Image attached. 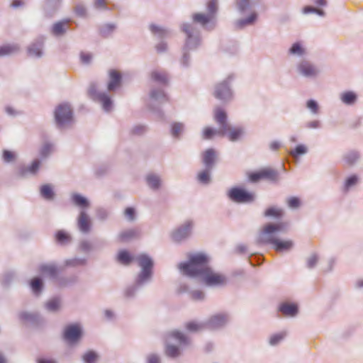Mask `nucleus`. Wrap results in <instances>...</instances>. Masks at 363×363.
<instances>
[{
	"mask_svg": "<svg viewBox=\"0 0 363 363\" xmlns=\"http://www.w3.org/2000/svg\"><path fill=\"white\" fill-rule=\"evenodd\" d=\"M208 257L201 253L191 254L189 262L181 263L179 268L182 273L189 277H199L207 286H216L224 284L225 277L215 272L208 266Z\"/></svg>",
	"mask_w": 363,
	"mask_h": 363,
	"instance_id": "nucleus-1",
	"label": "nucleus"
},
{
	"mask_svg": "<svg viewBox=\"0 0 363 363\" xmlns=\"http://www.w3.org/2000/svg\"><path fill=\"white\" fill-rule=\"evenodd\" d=\"M286 229L285 223H270L266 225L259 238V242L262 244H271L277 252L288 251L294 246L291 240H280L274 237V233L284 232Z\"/></svg>",
	"mask_w": 363,
	"mask_h": 363,
	"instance_id": "nucleus-2",
	"label": "nucleus"
},
{
	"mask_svg": "<svg viewBox=\"0 0 363 363\" xmlns=\"http://www.w3.org/2000/svg\"><path fill=\"white\" fill-rule=\"evenodd\" d=\"M248 177L250 181L254 183L262 179L274 182L278 179V172L272 168L265 167L250 173Z\"/></svg>",
	"mask_w": 363,
	"mask_h": 363,
	"instance_id": "nucleus-3",
	"label": "nucleus"
},
{
	"mask_svg": "<svg viewBox=\"0 0 363 363\" xmlns=\"http://www.w3.org/2000/svg\"><path fill=\"white\" fill-rule=\"evenodd\" d=\"M230 199L238 203H246L252 201L254 195L240 188H233L228 192Z\"/></svg>",
	"mask_w": 363,
	"mask_h": 363,
	"instance_id": "nucleus-4",
	"label": "nucleus"
},
{
	"mask_svg": "<svg viewBox=\"0 0 363 363\" xmlns=\"http://www.w3.org/2000/svg\"><path fill=\"white\" fill-rule=\"evenodd\" d=\"M139 265L142 267V272L140 274V281L147 280L151 275V270L152 267V259L145 255H141L137 258Z\"/></svg>",
	"mask_w": 363,
	"mask_h": 363,
	"instance_id": "nucleus-5",
	"label": "nucleus"
},
{
	"mask_svg": "<svg viewBox=\"0 0 363 363\" xmlns=\"http://www.w3.org/2000/svg\"><path fill=\"white\" fill-rule=\"evenodd\" d=\"M55 120L58 125H62L72 119V110L67 104L60 105L55 113Z\"/></svg>",
	"mask_w": 363,
	"mask_h": 363,
	"instance_id": "nucleus-6",
	"label": "nucleus"
},
{
	"mask_svg": "<svg viewBox=\"0 0 363 363\" xmlns=\"http://www.w3.org/2000/svg\"><path fill=\"white\" fill-rule=\"evenodd\" d=\"M89 94L94 99L100 101L103 105V108L106 111H109L111 109L112 102L110 97L104 93L97 92L96 85L91 84L90 86L89 89Z\"/></svg>",
	"mask_w": 363,
	"mask_h": 363,
	"instance_id": "nucleus-7",
	"label": "nucleus"
},
{
	"mask_svg": "<svg viewBox=\"0 0 363 363\" xmlns=\"http://www.w3.org/2000/svg\"><path fill=\"white\" fill-rule=\"evenodd\" d=\"M214 119L220 125L218 133L221 136L226 135L227 130L230 129V125L227 123V114L224 110L217 108L214 111Z\"/></svg>",
	"mask_w": 363,
	"mask_h": 363,
	"instance_id": "nucleus-8",
	"label": "nucleus"
},
{
	"mask_svg": "<svg viewBox=\"0 0 363 363\" xmlns=\"http://www.w3.org/2000/svg\"><path fill=\"white\" fill-rule=\"evenodd\" d=\"M82 335V330L79 325L74 324L67 326L64 331V338L69 342H77Z\"/></svg>",
	"mask_w": 363,
	"mask_h": 363,
	"instance_id": "nucleus-9",
	"label": "nucleus"
},
{
	"mask_svg": "<svg viewBox=\"0 0 363 363\" xmlns=\"http://www.w3.org/2000/svg\"><path fill=\"white\" fill-rule=\"evenodd\" d=\"M216 98L220 100H227L231 97V91L228 84L225 82L218 84L214 91Z\"/></svg>",
	"mask_w": 363,
	"mask_h": 363,
	"instance_id": "nucleus-10",
	"label": "nucleus"
},
{
	"mask_svg": "<svg viewBox=\"0 0 363 363\" xmlns=\"http://www.w3.org/2000/svg\"><path fill=\"white\" fill-rule=\"evenodd\" d=\"M109 82L108 83V90L113 91L118 88L121 82V74L119 72L111 69L109 71Z\"/></svg>",
	"mask_w": 363,
	"mask_h": 363,
	"instance_id": "nucleus-11",
	"label": "nucleus"
},
{
	"mask_svg": "<svg viewBox=\"0 0 363 363\" xmlns=\"http://www.w3.org/2000/svg\"><path fill=\"white\" fill-rule=\"evenodd\" d=\"M90 220L87 214L82 211L78 218V226L81 231L87 233L90 229Z\"/></svg>",
	"mask_w": 363,
	"mask_h": 363,
	"instance_id": "nucleus-12",
	"label": "nucleus"
},
{
	"mask_svg": "<svg viewBox=\"0 0 363 363\" xmlns=\"http://www.w3.org/2000/svg\"><path fill=\"white\" fill-rule=\"evenodd\" d=\"M298 70L306 77L315 76L318 72L316 69L307 62H301L298 66Z\"/></svg>",
	"mask_w": 363,
	"mask_h": 363,
	"instance_id": "nucleus-13",
	"label": "nucleus"
},
{
	"mask_svg": "<svg viewBox=\"0 0 363 363\" xmlns=\"http://www.w3.org/2000/svg\"><path fill=\"white\" fill-rule=\"evenodd\" d=\"M192 227V223L191 222H187L185 225L179 228L176 232H174L173 237L175 240H179L180 239L185 238L187 236L190 232V230Z\"/></svg>",
	"mask_w": 363,
	"mask_h": 363,
	"instance_id": "nucleus-14",
	"label": "nucleus"
},
{
	"mask_svg": "<svg viewBox=\"0 0 363 363\" xmlns=\"http://www.w3.org/2000/svg\"><path fill=\"white\" fill-rule=\"evenodd\" d=\"M279 311L285 315L294 316L298 312V308L294 303H283L279 307Z\"/></svg>",
	"mask_w": 363,
	"mask_h": 363,
	"instance_id": "nucleus-15",
	"label": "nucleus"
},
{
	"mask_svg": "<svg viewBox=\"0 0 363 363\" xmlns=\"http://www.w3.org/2000/svg\"><path fill=\"white\" fill-rule=\"evenodd\" d=\"M216 159V152L213 149L206 150L203 154V162L208 168H211Z\"/></svg>",
	"mask_w": 363,
	"mask_h": 363,
	"instance_id": "nucleus-16",
	"label": "nucleus"
},
{
	"mask_svg": "<svg viewBox=\"0 0 363 363\" xmlns=\"http://www.w3.org/2000/svg\"><path fill=\"white\" fill-rule=\"evenodd\" d=\"M228 137L230 141H235L238 140L243 133L242 128H231L227 130Z\"/></svg>",
	"mask_w": 363,
	"mask_h": 363,
	"instance_id": "nucleus-17",
	"label": "nucleus"
},
{
	"mask_svg": "<svg viewBox=\"0 0 363 363\" xmlns=\"http://www.w3.org/2000/svg\"><path fill=\"white\" fill-rule=\"evenodd\" d=\"M117 259L121 264L128 265L133 261V257L128 251L121 250L118 252Z\"/></svg>",
	"mask_w": 363,
	"mask_h": 363,
	"instance_id": "nucleus-18",
	"label": "nucleus"
},
{
	"mask_svg": "<svg viewBox=\"0 0 363 363\" xmlns=\"http://www.w3.org/2000/svg\"><path fill=\"white\" fill-rule=\"evenodd\" d=\"M68 23V21H63L55 23L52 29L53 34L56 35L63 34L66 31V26H67Z\"/></svg>",
	"mask_w": 363,
	"mask_h": 363,
	"instance_id": "nucleus-19",
	"label": "nucleus"
},
{
	"mask_svg": "<svg viewBox=\"0 0 363 363\" xmlns=\"http://www.w3.org/2000/svg\"><path fill=\"white\" fill-rule=\"evenodd\" d=\"M212 17L213 16L211 14L205 15L203 13H195L193 16V20L196 23H201V25H206L207 23L210 21Z\"/></svg>",
	"mask_w": 363,
	"mask_h": 363,
	"instance_id": "nucleus-20",
	"label": "nucleus"
},
{
	"mask_svg": "<svg viewBox=\"0 0 363 363\" xmlns=\"http://www.w3.org/2000/svg\"><path fill=\"white\" fill-rule=\"evenodd\" d=\"M55 239L60 244H66L71 240V237L66 232L59 230L55 234Z\"/></svg>",
	"mask_w": 363,
	"mask_h": 363,
	"instance_id": "nucleus-21",
	"label": "nucleus"
},
{
	"mask_svg": "<svg viewBox=\"0 0 363 363\" xmlns=\"http://www.w3.org/2000/svg\"><path fill=\"white\" fill-rule=\"evenodd\" d=\"M357 96L352 91H347L342 94L341 99L346 104H352L356 101Z\"/></svg>",
	"mask_w": 363,
	"mask_h": 363,
	"instance_id": "nucleus-22",
	"label": "nucleus"
},
{
	"mask_svg": "<svg viewBox=\"0 0 363 363\" xmlns=\"http://www.w3.org/2000/svg\"><path fill=\"white\" fill-rule=\"evenodd\" d=\"M40 194L46 199H52L54 196V193L50 185L45 184L40 188Z\"/></svg>",
	"mask_w": 363,
	"mask_h": 363,
	"instance_id": "nucleus-23",
	"label": "nucleus"
},
{
	"mask_svg": "<svg viewBox=\"0 0 363 363\" xmlns=\"http://www.w3.org/2000/svg\"><path fill=\"white\" fill-rule=\"evenodd\" d=\"M73 202L78 206L86 208L89 206L88 201L79 194H74L72 197Z\"/></svg>",
	"mask_w": 363,
	"mask_h": 363,
	"instance_id": "nucleus-24",
	"label": "nucleus"
},
{
	"mask_svg": "<svg viewBox=\"0 0 363 363\" xmlns=\"http://www.w3.org/2000/svg\"><path fill=\"white\" fill-rule=\"evenodd\" d=\"M216 135L221 136L218 133V130H216L211 127L204 128L202 132V137L205 140L211 139L213 136Z\"/></svg>",
	"mask_w": 363,
	"mask_h": 363,
	"instance_id": "nucleus-25",
	"label": "nucleus"
},
{
	"mask_svg": "<svg viewBox=\"0 0 363 363\" xmlns=\"http://www.w3.org/2000/svg\"><path fill=\"white\" fill-rule=\"evenodd\" d=\"M18 50V47L17 45H4L0 47V56H4L6 55H10Z\"/></svg>",
	"mask_w": 363,
	"mask_h": 363,
	"instance_id": "nucleus-26",
	"label": "nucleus"
},
{
	"mask_svg": "<svg viewBox=\"0 0 363 363\" xmlns=\"http://www.w3.org/2000/svg\"><path fill=\"white\" fill-rule=\"evenodd\" d=\"M137 235L138 232L135 230H129L121 233L119 235V239L121 241L125 242L135 237Z\"/></svg>",
	"mask_w": 363,
	"mask_h": 363,
	"instance_id": "nucleus-27",
	"label": "nucleus"
},
{
	"mask_svg": "<svg viewBox=\"0 0 363 363\" xmlns=\"http://www.w3.org/2000/svg\"><path fill=\"white\" fill-rule=\"evenodd\" d=\"M225 321L226 316L222 314L214 315L211 319V323L215 327L222 325Z\"/></svg>",
	"mask_w": 363,
	"mask_h": 363,
	"instance_id": "nucleus-28",
	"label": "nucleus"
},
{
	"mask_svg": "<svg viewBox=\"0 0 363 363\" xmlns=\"http://www.w3.org/2000/svg\"><path fill=\"white\" fill-rule=\"evenodd\" d=\"M282 214V210L276 207H271L267 209L264 213L265 216H272L275 218H279Z\"/></svg>",
	"mask_w": 363,
	"mask_h": 363,
	"instance_id": "nucleus-29",
	"label": "nucleus"
},
{
	"mask_svg": "<svg viewBox=\"0 0 363 363\" xmlns=\"http://www.w3.org/2000/svg\"><path fill=\"white\" fill-rule=\"evenodd\" d=\"M97 354L93 351H89L83 355V360L85 363H94L97 359Z\"/></svg>",
	"mask_w": 363,
	"mask_h": 363,
	"instance_id": "nucleus-30",
	"label": "nucleus"
},
{
	"mask_svg": "<svg viewBox=\"0 0 363 363\" xmlns=\"http://www.w3.org/2000/svg\"><path fill=\"white\" fill-rule=\"evenodd\" d=\"M147 182L148 185L152 189H157L160 184L159 178L154 175H149L147 177Z\"/></svg>",
	"mask_w": 363,
	"mask_h": 363,
	"instance_id": "nucleus-31",
	"label": "nucleus"
},
{
	"mask_svg": "<svg viewBox=\"0 0 363 363\" xmlns=\"http://www.w3.org/2000/svg\"><path fill=\"white\" fill-rule=\"evenodd\" d=\"M152 79L155 81L164 83L167 81V75L164 72H159L157 71L152 72L151 74Z\"/></svg>",
	"mask_w": 363,
	"mask_h": 363,
	"instance_id": "nucleus-32",
	"label": "nucleus"
},
{
	"mask_svg": "<svg viewBox=\"0 0 363 363\" xmlns=\"http://www.w3.org/2000/svg\"><path fill=\"white\" fill-rule=\"evenodd\" d=\"M171 336L177 340L180 344H187L188 340L186 337L179 331H174L171 333Z\"/></svg>",
	"mask_w": 363,
	"mask_h": 363,
	"instance_id": "nucleus-33",
	"label": "nucleus"
},
{
	"mask_svg": "<svg viewBox=\"0 0 363 363\" xmlns=\"http://www.w3.org/2000/svg\"><path fill=\"white\" fill-rule=\"evenodd\" d=\"M165 353L169 357H175L179 354V351L175 346L167 345L165 350Z\"/></svg>",
	"mask_w": 363,
	"mask_h": 363,
	"instance_id": "nucleus-34",
	"label": "nucleus"
},
{
	"mask_svg": "<svg viewBox=\"0 0 363 363\" xmlns=\"http://www.w3.org/2000/svg\"><path fill=\"white\" fill-rule=\"evenodd\" d=\"M286 336L285 333H280L278 334L273 335L269 340V343L272 345H275L279 343L281 340H282Z\"/></svg>",
	"mask_w": 363,
	"mask_h": 363,
	"instance_id": "nucleus-35",
	"label": "nucleus"
},
{
	"mask_svg": "<svg viewBox=\"0 0 363 363\" xmlns=\"http://www.w3.org/2000/svg\"><path fill=\"white\" fill-rule=\"evenodd\" d=\"M198 179L200 182L207 184L210 181V173L208 170H204L198 174Z\"/></svg>",
	"mask_w": 363,
	"mask_h": 363,
	"instance_id": "nucleus-36",
	"label": "nucleus"
},
{
	"mask_svg": "<svg viewBox=\"0 0 363 363\" xmlns=\"http://www.w3.org/2000/svg\"><path fill=\"white\" fill-rule=\"evenodd\" d=\"M41 272L50 276H55L57 270L53 265H43L41 267Z\"/></svg>",
	"mask_w": 363,
	"mask_h": 363,
	"instance_id": "nucleus-37",
	"label": "nucleus"
},
{
	"mask_svg": "<svg viewBox=\"0 0 363 363\" xmlns=\"http://www.w3.org/2000/svg\"><path fill=\"white\" fill-rule=\"evenodd\" d=\"M42 281L39 278H35L31 281L30 286L33 291L35 293L40 291L42 287Z\"/></svg>",
	"mask_w": 363,
	"mask_h": 363,
	"instance_id": "nucleus-38",
	"label": "nucleus"
},
{
	"mask_svg": "<svg viewBox=\"0 0 363 363\" xmlns=\"http://www.w3.org/2000/svg\"><path fill=\"white\" fill-rule=\"evenodd\" d=\"M60 302L58 299H52L46 304L47 308L49 311H54L59 308Z\"/></svg>",
	"mask_w": 363,
	"mask_h": 363,
	"instance_id": "nucleus-39",
	"label": "nucleus"
},
{
	"mask_svg": "<svg viewBox=\"0 0 363 363\" xmlns=\"http://www.w3.org/2000/svg\"><path fill=\"white\" fill-rule=\"evenodd\" d=\"M306 151H307V149L304 145H298V146H296V147L295 148V150L294 151L291 152V154L294 157H298L301 155L305 154L306 152Z\"/></svg>",
	"mask_w": 363,
	"mask_h": 363,
	"instance_id": "nucleus-40",
	"label": "nucleus"
},
{
	"mask_svg": "<svg viewBox=\"0 0 363 363\" xmlns=\"http://www.w3.org/2000/svg\"><path fill=\"white\" fill-rule=\"evenodd\" d=\"M183 130V125L182 123H175L172 126V134L177 137L182 133Z\"/></svg>",
	"mask_w": 363,
	"mask_h": 363,
	"instance_id": "nucleus-41",
	"label": "nucleus"
},
{
	"mask_svg": "<svg viewBox=\"0 0 363 363\" xmlns=\"http://www.w3.org/2000/svg\"><path fill=\"white\" fill-rule=\"evenodd\" d=\"M150 28L152 33L155 35H158L160 37H162L166 34V30L157 26L151 25Z\"/></svg>",
	"mask_w": 363,
	"mask_h": 363,
	"instance_id": "nucleus-42",
	"label": "nucleus"
},
{
	"mask_svg": "<svg viewBox=\"0 0 363 363\" xmlns=\"http://www.w3.org/2000/svg\"><path fill=\"white\" fill-rule=\"evenodd\" d=\"M186 328L191 332H196L202 328V325L195 322H189L186 325Z\"/></svg>",
	"mask_w": 363,
	"mask_h": 363,
	"instance_id": "nucleus-43",
	"label": "nucleus"
},
{
	"mask_svg": "<svg viewBox=\"0 0 363 363\" xmlns=\"http://www.w3.org/2000/svg\"><path fill=\"white\" fill-rule=\"evenodd\" d=\"M290 53L294 55H302L303 50L301 47L299 43H294L289 50Z\"/></svg>",
	"mask_w": 363,
	"mask_h": 363,
	"instance_id": "nucleus-44",
	"label": "nucleus"
},
{
	"mask_svg": "<svg viewBox=\"0 0 363 363\" xmlns=\"http://www.w3.org/2000/svg\"><path fill=\"white\" fill-rule=\"evenodd\" d=\"M41 49L36 45H33L28 49V53L31 56L39 57L41 55Z\"/></svg>",
	"mask_w": 363,
	"mask_h": 363,
	"instance_id": "nucleus-45",
	"label": "nucleus"
},
{
	"mask_svg": "<svg viewBox=\"0 0 363 363\" xmlns=\"http://www.w3.org/2000/svg\"><path fill=\"white\" fill-rule=\"evenodd\" d=\"M288 205L290 208H298L300 205V200L297 197H291L288 199Z\"/></svg>",
	"mask_w": 363,
	"mask_h": 363,
	"instance_id": "nucleus-46",
	"label": "nucleus"
},
{
	"mask_svg": "<svg viewBox=\"0 0 363 363\" xmlns=\"http://www.w3.org/2000/svg\"><path fill=\"white\" fill-rule=\"evenodd\" d=\"M3 157L5 162H9L14 160L15 155L11 151L4 150L3 153Z\"/></svg>",
	"mask_w": 363,
	"mask_h": 363,
	"instance_id": "nucleus-47",
	"label": "nucleus"
},
{
	"mask_svg": "<svg viewBox=\"0 0 363 363\" xmlns=\"http://www.w3.org/2000/svg\"><path fill=\"white\" fill-rule=\"evenodd\" d=\"M216 9H217L216 0L209 1V2L208 3V10L210 14H211L213 16V14L216 12Z\"/></svg>",
	"mask_w": 363,
	"mask_h": 363,
	"instance_id": "nucleus-48",
	"label": "nucleus"
},
{
	"mask_svg": "<svg viewBox=\"0 0 363 363\" xmlns=\"http://www.w3.org/2000/svg\"><path fill=\"white\" fill-rule=\"evenodd\" d=\"M81 61L84 64H88L91 60V55L89 53L82 52L80 55Z\"/></svg>",
	"mask_w": 363,
	"mask_h": 363,
	"instance_id": "nucleus-49",
	"label": "nucleus"
},
{
	"mask_svg": "<svg viewBox=\"0 0 363 363\" xmlns=\"http://www.w3.org/2000/svg\"><path fill=\"white\" fill-rule=\"evenodd\" d=\"M191 297L194 300H201L204 298V294L201 291H194L191 293Z\"/></svg>",
	"mask_w": 363,
	"mask_h": 363,
	"instance_id": "nucleus-50",
	"label": "nucleus"
},
{
	"mask_svg": "<svg viewBox=\"0 0 363 363\" xmlns=\"http://www.w3.org/2000/svg\"><path fill=\"white\" fill-rule=\"evenodd\" d=\"M357 182V177L356 176H352L349 177L345 182V187L350 188L351 186L355 184Z\"/></svg>",
	"mask_w": 363,
	"mask_h": 363,
	"instance_id": "nucleus-51",
	"label": "nucleus"
},
{
	"mask_svg": "<svg viewBox=\"0 0 363 363\" xmlns=\"http://www.w3.org/2000/svg\"><path fill=\"white\" fill-rule=\"evenodd\" d=\"M135 210L133 208L128 207L125 210V216L130 220L134 219Z\"/></svg>",
	"mask_w": 363,
	"mask_h": 363,
	"instance_id": "nucleus-52",
	"label": "nucleus"
},
{
	"mask_svg": "<svg viewBox=\"0 0 363 363\" xmlns=\"http://www.w3.org/2000/svg\"><path fill=\"white\" fill-rule=\"evenodd\" d=\"M40 167V162L35 160L32 162L31 165L28 168V171L31 173H35Z\"/></svg>",
	"mask_w": 363,
	"mask_h": 363,
	"instance_id": "nucleus-53",
	"label": "nucleus"
},
{
	"mask_svg": "<svg viewBox=\"0 0 363 363\" xmlns=\"http://www.w3.org/2000/svg\"><path fill=\"white\" fill-rule=\"evenodd\" d=\"M307 107L311 109L313 113H316L318 111V104L313 100H309L307 103Z\"/></svg>",
	"mask_w": 363,
	"mask_h": 363,
	"instance_id": "nucleus-54",
	"label": "nucleus"
},
{
	"mask_svg": "<svg viewBox=\"0 0 363 363\" xmlns=\"http://www.w3.org/2000/svg\"><path fill=\"white\" fill-rule=\"evenodd\" d=\"M317 262H318V257L316 255H313L311 256L308 259V262H307L308 267L309 268L313 267L316 264Z\"/></svg>",
	"mask_w": 363,
	"mask_h": 363,
	"instance_id": "nucleus-55",
	"label": "nucleus"
},
{
	"mask_svg": "<svg viewBox=\"0 0 363 363\" xmlns=\"http://www.w3.org/2000/svg\"><path fill=\"white\" fill-rule=\"evenodd\" d=\"M303 12L305 13H308L309 12H315L317 13L318 14L320 15V16H323L324 14L323 11L320 9H314V8H312V7H305L304 9H303Z\"/></svg>",
	"mask_w": 363,
	"mask_h": 363,
	"instance_id": "nucleus-56",
	"label": "nucleus"
},
{
	"mask_svg": "<svg viewBox=\"0 0 363 363\" xmlns=\"http://www.w3.org/2000/svg\"><path fill=\"white\" fill-rule=\"evenodd\" d=\"M357 157L358 156L356 152H352L347 155L345 159L349 164H352L357 159Z\"/></svg>",
	"mask_w": 363,
	"mask_h": 363,
	"instance_id": "nucleus-57",
	"label": "nucleus"
},
{
	"mask_svg": "<svg viewBox=\"0 0 363 363\" xmlns=\"http://www.w3.org/2000/svg\"><path fill=\"white\" fill-rule=\"evenodd\" d=\"M183 31L186 33L188 38L189 39L192 36V28L190 25L185 24L183 26Z\"/></svg>",
	"mask_w": 363,
	"mask_h": 363,
	"instance_id": "nucleus-58",
	"label": "nucleus"
},
{
	"mask_svg": "<svg viewBox=\"0 0 363 363\" xmlns=\"http://www.w3.org/2000/svg\"><path fill=\"white\" fill-rule=\"evenodd\" d=\"M250 5L249 0H239L238 6L240 10L243 11L247 9Z\"/></svg>",
	"mask_w": 363,
	"mask_h": 363,
	"instance_id": "nucleus-59",
	"label": "nucleus"
},
{
	"mask_svg": "<svg viewBox=\"0 0 363 363\" xmlns=\"http://www.w3.org/2000/svg\"><path fill=\"white\" fill-rule=\"evenodd\" d=\"M255 18H256V15L254 13L251 14L250 16L247 19H246L244 21H240L239 23V24L240 26H242L243 25L252 23L255 20Z\"/></svg>",
	"mask_w": 363,
	"mask_h": 363,
	"instance_id": "nucleus-60",
	"label": "nucleus"
},
{
	"mask_svg": "<svg viewBox=\"0 0 363 363\" xmlns=\"http://www.w3.org/2000/svg\"><path fill=\"white\" fill-rule=\"evenodd\" d=\"M106 0H94V6L97 9L105 8Z\"/></svg>",
	"mask_w": 363,
	"mask_h": 363,
	"instance_id": "nucleus-61",
	"label": "nucleus"
},
{
	"mask_svg": "<svg viewBox=\"0 0 363 363\" xmlns=\"http://www.w3.org/2000/svg\"><path fill=\"white\" fill-rule=\"evenodd\" d=\"M51 150V146L50 145H45L41 150V155L46 156Z\"/></svg>",
	"mask_w": 363,
	"mask_h": 363,
	"instance_id": "nucleus-62",
	"label": "nucleus"
},
{
	"mask_svg": "<svg viewBox=\"0 0 363 363\" xmlns=\"http://www.w3.org/2000/svg\"><path fill=\"white\" fill-rule=\"evenodd\" d=\"M148 363H160V359L156 355H150L147 359Z\"/></svg>",
	"mask_w": 363,
	"mask_h": 363,
	"instance_id": "nucleus-63",
	"label": "nucleus"
},
{
	"mask_svg": "<svg viewBox=\"0 0 363 363\" xmlns=\"http://www.w3.org/2000/svg\"><path fill=\"white\" fill-rule=\"evenodd\" d=\"M75 11L77 13V15L81 16H84L86 13L85 9L82 6H77L75 9Z\"/></svg>",
	"mask_w": 363,
	"mask_h": 363,
	"instance_id": "nucleus-64",
	"label": "nucleus"
}]
</instances>
